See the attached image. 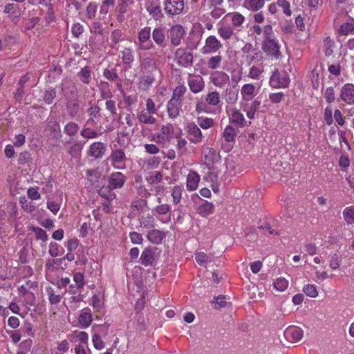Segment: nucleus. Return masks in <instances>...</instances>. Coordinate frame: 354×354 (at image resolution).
Instances as JSON below:
<instances>
[{
    "mask_svg": "<svg viewBox=\"0 0 354 354\" xmlns=\"http://www.w3.org/2000/svg\"><path fill=\"white\" fill-rule=\"evenodd\" d=\"M290 82L289 75L286 71L276 69L270 78L269 84L273 88H285L289 86Z\"/></svg>",
    "mask_w": 354,
    "mask_h": 354,
    "instance_id": "1",
    "label": "nucleus"
},
{
    "mask_svg": "<svg viewBox=\"0 0 354 354\" xmlns=\"http://www.w3.org/2000/svg\"><path fill=\"white\" fill-rule=\"evenodd\" d=\"M281 45L277 38L263 39L262 50L266 54L274 59H279L281 57Z\"/></svg>",
    "mask_w": 354,
    "mask_h": 354,
    "instance_id": "2",
    "label": "nucleus"
},
{
    "mask_svg": "<svg viewBox=\"0 0 354 354\" xmlns=\"http://www.w3.org/2000/svg\"><path fill=\"white\" fill-rule=\"evenodd\" d=\"M184 9V0H165L164 2V10L169 17L183 14Z\"/></svg>",
    "mask_w": 354,
    "mask_h": 354,
    "instance_id": "3",
    "label": "nucleus"
},
{
    "mask_svg": "<svg viewBox=\"0 0 354 354\" xmlns=\"http://www.w3.org/2000/svg\"><path fill=\"white\" fill-rule=\"evenodd\" d=\"M202 153V162L209 169H213L220 160L219 153L212 147L203 148Z\"/></svg>",
    "mask_w": 354,
    "mask_h": 354,
    "instance_id": "4",
    "label": "nucleus"
},
{
    "mask_svg": "<svg viewBox=\"0 0 354 354\" xmlns=\"http://www.w3.org/2000/svg\"><path fill=\"white\" fill-rule=\"evenodd\" d=\"M174 61L182 67H188L192 64V54L186 49L179 48L174 53Z\"/></svg>",
    "mask_w": 354,
    "mask_h": 354,
    "instance_id": "5",
    "label": "nucleus"
},
{
    "mask_svg": "<svg viewBox=\"0 0 354 354\" xmlns=\"http://www.w3.org/2000/svg\"><path fill=\"white\" fill-rule=\"evenodd\" d=\"M223 47L222 44L218 39L214 36L210 35L205 39V45L201 49L203 54L215 53Z\"/></svg>",
    "mask_w": 354,
    "mask_h": 354,
    "instance_id": "6",
    "label": "nucleus"
},
{
    "mask_svg": "<svg viewBox=\"0 0 354 354\" xmlns=\"http://www.w3.org/2000/svg\"><path fill=\"white\" fill-rule=\"evenodd\" d=\"M173 137V127L171 124L163 126L160 131L153 136V140L157 143L164 144Z\"/></svg>",
    "mask_w": 354,
    "mask_h": 354,
    "instance_id": "7",
    "label": "nucleus"
},
{
    "mask_svg": "<svg viewBox=\"0 0 354 354\" xmlns=\"http://www.w3.org/2000/svg\"><path fill=\"white\" fill-rule=\"evenodd\" d=\"M210 82L216 87L222 88L230 81L229 75L223 72L215 71L211 73L209 76Z\"/></svg>",
    "mask_w": 354,
    "mask_h": 354,
    "instance_id": "8",
    "label": "nucleus"
},
{
    "mask_svg": "<svg viewBox=\"0 0 354 354\" xmlns=\"http://www.w3.org/2000/svg\"><path fill=\"white\" fill-rule=\"evenodd\" d=\"M303 335L302 329L295 326H290L284 331L286 339L291 342H298L302 339Z\"/></svg>",
    "mask_w": 354,
    "mask_h": 354,
    "instance_id": "9",
    "label": "nucleus"
},
{
    "mask_svg": "<svg viewBox=\"0 0 354 354\" xmlns=\"http://www.w3.org/2000/svg\"><path fill=\"white\" fill-rule=\"evenodd\" d=\"M258 93V89L251 83L245 84L241 88V96L242 102L251 101Z\"/></svg>",
    "mask_w": 354,
    "mask_h": 354,
    "instance_id": "10",
    "label": "nucleus"
},
{
    "mask_svg": "<svg viewBox=\"0 0 354 354\" xmlns=\"http://www.w3.org/2000/svg\"><path fill=\"white\" fill-rule=\"evenodd\" d=\"M109 159L114 168L122 169L125 167V154L122 150L113 151Z\"/></svg>",
    "mask_w": 354,
    "mask_h": 354,
    "instance_id": "11",
    "label": "nucleus"
},
{
    "mask_svg": "<svg viewBox=\"0 0 354 354\" xmlns=\"http://www.w3.org/2000/svg\"><path fill=\"white\" fill-rule=\"evenodd\" d=\"M125 181L126 178L121 172L113 173L108 180V188L110 190L121 188Z\"/></svg>",
    "mask_w": 354,
    "mask_h": 354,
    "instance_id": "12",
    "label": "nucleus"
},
{
    "mask_svg": "<svg viewBox=\"0 0 354 354\" xmlns=\"http://www.w3.org/2000/svg\"><path fill=\"white\" fill-rule=\"evenodd\" d=\"M185 35L184 28L179 24L173 26L170 29V40L173 45L178 46Z\"/></svg>",
    "mask_w": 354,
    "mask_h": 354,
    "instance_id": "13",
    "label": "nucleus"
},
{
    "mask_svg": "<svg viewBox=\"0 0 354 354\" xmlns=\"http://www.w3.org/2000/svg\"><path fill=\"white\" fill-rule=\"evenodd\" d=\"M227 112L228 113L230 122L240 127L245 125V121L244 116L239 109L232 108L227 109Z\"/></svg>",
    "mask_w": 354,
    "mask_h": 354,
    "instance_id": "14",
    "label": "nucleus"
},
{
    "mask_svg": "<svg viewBox=\"0 0 354 354\" xmlns=\"http://www.w3.org/2000/svg\"><path fill=\"white\" fill-rule=\"evenodd\" d=\"M341 99L348 104L354 103V85L352 84H344L340 92Z\"/></svg>",
    "mask_w": 354,
    "mask_h": 354,
    "instance_id": "15",
    "label": "nucleus"
},
{
    "mask_svg": "<svg viewBox=\"0 0 354 354\" xmlns=\"http://www.w3.org/2000/svg\"><path fill=\"white\" fill-rule=\"evenodd\" d=\"M188 86L190 91L194 93L202 91L205 87L203 79L201 76H194L188 80Z\"/></svg>",
    "mask_w": 354,
    "mask_h": 354,
    "instance_id": "16",
    "label": "nucleus"
},
{
    "mask_svg": "<svg viewBox=\"0 0 354 354\" xmlns=\"http://www.w3.org/2000/svg\"><path fill=\"white\" fill-rule=\"evenodd\" d=\"M106 145L100 142H93L89 147L88 154L94 158H100L104 154Z\"/></svg>",
    "mask_w": 354,
    "mask_h": 354,
    "instance_id": "17",
    "label": "nucleus"
},
{
    "mask_svg": "<svg viewBox=\"0 0 354 354\" xmlns=\"http://www.w3.org/2000/svg\"><path fill=\"white\" fill-rule=\"evenodd\" d=\"M68 338L75 344H88V335L84 331L75 330L68 335Z\"/></svg>",
    "mask_w": 354,
    "mask_h": 354,
    "instance_id": "18",
    "label": "nucleus"
},
{
    "mask_svg": "<svg viewBox=\"0 0 354 354\" xmlns=\"http://www.w3.org/2000/svg\"><path fill=\"white\" fill-rule=\"evenodd\" d=\"M93 321L91 311L89 308H84L80 313L78 317V323L82 328H88Z\"/></svg>",
    "mask_w": 354,
    "mask_h": 354,
    "instance_id": "19",
    "label": "nucleus"
},
{
    "mask_svg": "<svg viewBox=\"0 0 354 354\" xmlns=\"http://www.w3.org/2000/svg\"><path fill=\"white\" fill-rule=\"evenodd\" d=\"M187 132L191 136L190 141L193 143H199L202 140L203 135L201 129L194 123L189 124Z\"/></svg>",
    "mask_w": 354,
    "mask_h": 354,
    "instance_id": "20",
    "label": "nucleus"
},
{
    "mask_svg": "<svg viewBox=\"0 0 354 354\" xmlns=\"http://www.w3.org/2000/svg\"><path fill=\"white\" fill-rule=\"evenodd\" d=\"M200 181L199 175L195 171H190L186 180V187L189 192H192L198 188Z\"/></svg>",
    "mask_w": 354,
    "mask_h": 354,
    "instance_id": "21",
    "label": "nucleus"
},
{
    "mask_svg": "<svg viewBox=\"0 0 354 354\" xmlns=\"http://www.w3.org/2000/svg\"><path fill=\"white\" fill-rule=\"evenodd\" d=\"M168 115L170 118H176L179 115L181 102L170 99L167 105Z\"/></svg>",
    "mask_w": 354,
    "mask_h": 354,
    "instance_id": "22",
    "label": "nucleus"
},
{
    "mask_svg": "<svg viewBox=\"0 0 354 354\" xmlns=\"http://www.w3.org/2000/svg\"><path fill=\"white\" fill-rule=\"evenodd\" d=\"M197 212L202 217H207L212 214L214 212V205L212 203L203 201L197 208Z\"/></svg>",
    "mask_w": 354,
    "mask_h": 354,
    "instance_id": "23",
    "label": "nucleus"
},
{
    "mask_svg": "<svg viewBox=\"0 0 354 354\" xmlns=\"http://www.w3.org/2000/svg\"><path fill=\"white\" fill-rule=\"evenodd\" d=\"M152 38L156 44L164 46L166 39L165 28L162 27L154 28L152 32Z\"/></svg>",
    "mask_w": 354,
    "mask_h": 354,
    "instance_id": "24",
    "label": "nucleus"
},
{
    "mask_svg": "<svg viewBox=\"0 0 354 354\" xmlns=\"http://www.w3.org/2000/svg\"><path fill=\"white\" fill-rule=\"evenodd\" d=\"M239 91L234 86L229 85L224 93V97L226 102L229 104H234L238 100Z\"/></svg>",
    "mask_w": 354,
    "mask_h": 354,
    "instance_id": "25",
    "label": "nucleus"
},
{
    "mask_svg": "<svg viewBox=\"0 0 354 354\" xmlns=\"http://www.w3.org/2000/svg\"><path fill=\"white\" fill-rule=\"evenodd\" d=\"M259 104L260 102L258 100H254L251 103L250 106L245 102H241L242 109L246 113L248 118L250 119H253L254 118L255 113Z\"/></svg>",
    "mask_w": 354,
    "mask_h": 354,
    "instance_id": "26",
    "label": "nucleus"
},
{
    "mask_svg": "<svg viewBox=\"0 0 354 354\" xmlns=\"http://www.w3.org/2000/svg\"><path fill=\"white\" fill-rule=\"evenodd\" d=\"M157 66L156 63L153 59L146 58L142 63V73L145 74H153L156 71Z\"/></svg>",
    "mask_w": 354,
    "mask_h": 354,
    "instance_id": "27",
    "label": "nucleus"
},
{
    "mask_svg": "<svg viewBox=\"0 0 354 354\" xmlns=\"http://www.w3.org/2000/svg\"><path fill=\"white\" fill-rule=\"evenodd\" d=\"M146 9L155 20H159L162 17V10L157 3L147 2L146 3Z\"/></svg>",
    "mask_w": 354,
    "mask_h": 354,
    "instance_id": "28",
    "label": "nucleus"
},
{
    "mask_svg": "<svg viewBox=\"0 0 354 354\" xmlns=\"http://www.w3.org/2000/svg\"><path fill=\"white\" fill-rule=\"evenodd\" d=\"M165 236V232L158 230H150L147 235L148 240L153 244H160Z\"/></svg>",
    "mask_w": 354,
    "mask_h": 354,
    "instance_id": "29",
    "label": "nucleus"
},
{
    "mask_svg": "<svg viewBox=\"0 0 354 354\" xmlns=\"http://www.w3.org/2000/svg\"><path fill=\"white\" fill-rule=\"evenodd\" d=\"M264 0H244L243 6L250 11H258L264 6Z\"/></svg>",
    "mask_w": 354,
    "mask_h": 354,
    "instance_id": "30",
    "label": "nucleus"
},
{
    "mask_svg": "<svg viewBox=\"0 0 354 354\" xmlns=\"http://www.w3.org/2000/svg\"><path fill=\"white\" fill-rule=\"evenodd\" d=\"M153 261V254L151 249L145 248L141 254V263L145 266L152 264Z\"/></svg>",
    "mask_w": 354,
    "mask_h": 354,
    "instance_id": "31",
    "label": "nucleus"
},
{
    "mask_svg": "<svg viewBox=\"0 0 354 354\" xmlns=\"http://www.w3.org/2000/svg\"><path fill=\"white\" fill-rule=\"evenodd\" d=\"M153 114L145 111H141L138 115V118L140 122L145 124H153L156 122L155 118L153 116Z\"/></svg>",
    "mask_w": 354,
    "mask_h": 354,
    "instance_id": "32",
    "label": "nucleus"
},
{
    "mask_svg": "<svg viewBox=\"0 0 354 354\" xmlns=\"http://www.w3.org/2000/svg\"><path fill=\"white\" fill-rule=\"evenodd\" d=\"M227 17H230L232 23L235 27H240L245 21V17L241 13L237 12H234L231 13H228L227 15Z\"/></svg>",
    "mask_w": 354,
    "mask_h": 354,
    "instance_id": "33",
    "label": "nucleus"
},
{
    "mask_svg": "<svg viewBox=\"0 0 354 354\" xmlns=\"http://www.w3.org/2000/svg\"><path fill=\"white\" fill-rule=\"evenodd\" d=\"M48 253L51 257H57L58 256L64 254V250L61 245H59L57 243L51 242L49 244Z\"/></svg>",
    "mask_w": 354,
    "mask_h": 354,
    "instance_id": "34",
    "label": "nucleus"
},
{
    "mask_svg": "<svg viewBox=\"0 0 354 354\" xmlns=\"http://www.w3.org/2000/svg\"><path fill=\"white\" fill-rule=\"evenodd\" d=\"M89 119L87 120V124H95V120L100 117V108L97 106H92L88 111Z\"/></svg>",
    "mask_w": 354,
    "mask_h": 354,
    "instance_id": "35",
    "label": "nucleus"
},
{
    "mask_svg": "<svg viewBox=\"0 0 354 354\" xmlns=\"http://www.w3.org/2000/svg\"><path fill=\"white\" fill-rule=\"evenodd\" d=\"M288 281L283 277H279L273 282L274 288L279 292L285 291L288 288Z\"/></svg>",
    "mask_w": 354,
    "mask_h": 354,
    "instance_id": "36",
    "label": "nucleus"
},
{
    "mask_svg": "<svg viewBox=\"0 0 354 354\" xmlns=\"http://www.w3.org/2000/svg\"><path fill=\"white\" fill-rule=\"evenodd\" d=\"M205 101L207 104L215 106L218 105L221 101L220 95L216 91L209 92L205 97Z\"/></svg>",
    "mask_w": 354,
    "mask_h": 354,
    "instance_id": "37",
    "label": "nucleus"
},
{
    "mask_svg": "<svg viewBox=\"0 0 354 354\" xmlns=\"http://www.w3.org/2000/svg\"><path fill=\"white\" fill-rule=\"evenodd\" d=\"M335 43L330 37H326L324 40V52L326 56L330 57L333 54Z\"/></svg>",
    "mask_w": 354,
    "mask_h": 354,
    "instance_id": "38",
    "label": "nucleus"
},
{
    "mask_svg": "<svg viewBox=\"0 0 354 354\" xmlns=\"http://www.w3.org/2000/svg\"><path fill=\"white\" fill-rule=\"evenodd\" d=\"M233 33L232 28L228 26H221L218 28V34L225 40L231 38Z\"/></svg>",
    "mask_w": 354,
    "mask_h": 354,
    "instance_id": "39",
    "label": "nucleus"
},
{
    "mask_svg": "<svg viewBox=\"0 0 354 354\" xmlns=\"http://www.w3.org/2000/svg\"><path fill=\"white\" fill-rule=\"evenodd\" d=\"M69 349V343L67 340L57 342V346L52 351V354H64Z\"/></svg>",
    "mask_w": 354,
    "mask_h": 354,
    "instance_id": "40",
    "label": "nucleus"
},
{
    "mask_svg": "<svg viewBox=\"0 0 354 354\" xmlns=\"http://www.w3.org/2000/svg\"><path fill=\"white\" fill-rule=\"evenodd\" d=\"M187 91V88L184 85L176 86L172 93L171 100L182 102V97Z\"/></svg>",
    "mask_w": 354,
    "mask_h": 354,
    "instance_id": "41",
    "label": "nucleus"
},
{
    "mask_svg": "<svg viewBox=\"0 0 354 354\" xmlns=\"http://www.w3.org/2000/svg\"><path fill=\"white\" fill-rule=\"evenodd\" d=\"M339 32L344 35L354 33V19L343 23L339 27Z\"/></svg>",
    "mask_w": 354,
    "mask_h": 354,
    "instance_id": "42",
    "label": "nucleus"
},
{
    "mask_svg": "<svg viewBox=\"0 0 354 354\" xmlns=\"http://www.w3.org/2000/svg\"><path fill=\"white\" fill-rule=\"evenodd\" d=\"M343 217L348 224L354 223V206L346 207L342 212Z\"/></svg>",
    "mask_w": 354,
    "mask_h": 354,
    "instance_id": "43",
    "label": "nucleus"
},
{
    "mask_svg": "<svg viewBox=\"0 0 354 354\" xmlns=\"http://www.w3.org/2000/svg\"><path fill=\"white\" fill-rule=\"evenodd\" d=\"M28 228L30 230L35 232V236L37 239H40L43 242H46L47 241L48 235L43 229L35 226H29Z\"/></svg>",
    "mask_w": 354,
    "mask_h": 354,
    "instance_id": "44",
    "label": "nucleus"
},
{
    "mask_svg": "<svg viewBox=\"0 0 354 354\" xmlns=\"http://www.w3.org/2000/svg\"><path fill=\"white\" fill-rule=\"evenodd\" d=\"M222 57L221 55H215L211 57L207 61V66L210 69H216L220 67L222 62Z\"/></svg>",
    "mask_w": 354,
    "mask_h": 354,
    "instance_id": "45",
    "label": "nucleus"
},
{
    "mask_svg": "<svg viewBox=\"0 0 354 354\" xmlns=\"http://www.w3.org/2000/svg\"><path fill=\"white\" fill-rule=\"evenodd\" d=\"M155 80V76L153 74H145L142 75V77L140 80V84L145 88H149Z\"/></svg>",
    "mask_w": 354,
    "mask_h": 354,
    "instance_id": "46",
    "label": "nucleus"
},
{
    "mask_svg": "<svg viewBox=\"0 0 354 354\" xmlns=\"http://www.w3.org/2000/svg\"><path fill=\"white\" fill-rule=\"evenodd\" d=\"M46 291L48 295V299L51 304H57L61 300V295L55 294L54 289L52 287H47Z\"/></svg>",
    "mask_w": 354,
    "mask_h": 354,
    "instance_id": "47",
    "label": "nucleus"
},
{
    "mask_svg": "<svg viewBox=\"0 0 354 354\" xmlns=\"http://www.w3.org/2000/svg\"><path fill=\"white\" fill-rule=\"evenodd\" d=\"M198 124L202 129H207L214 125V121L210 118L199 117L198 118Z\"/></svg>",
    "mask_w": 354,
    "mask_h": 354,
    "instance_id": "48",
    "label": "nucleus"
},
{
    "mask_svg": "<svg viewBox=\"0 0 354 354\" xmlns=\"http://www.w3.org/2000/svg\"><path fill=\"white\" fill-rule=\"evenodd\" d=\"M162 176L159 171H153L146 177L147 181L150 184H156L161 181Z\"/></svg>",
    "mask_w": 354,
    "mask_h": 354,
    "instance_id": "49",
    "label": "nucleus"
},
{
    "mask_svg": "<svg viewBox=\"0 0 354 354\" xmlns=\"http://www.w3.org/2000/svg\"><path fill=\"white\" fill-rule=\"evenodd\" d=\"M66 109L68 114L74 118L75 117L79 111V104L76 101H70L67 103Z\"/></svg>",
    "mask_w": 354,
    "mask_h": 354,
    "instance_id": "50",
    "label": "nucleus"
},
{
    "mask_svg": "<svg viewBox=\"0 0 354 354\" xmlns=\"http://www.w3.org/2000/svg\"><path fill=\"white\" fill-rule=\"evenodd\" d=\"M304 292L311 298H315L318 296L317 288L313 284H306L303 288Z\"/></svg>",
    "mask_w": 354,
    "mask_h": 354,
    "instance_id": "51",
    "label": "nucleus"
},
{
    "mask_svg": "<svg viewBox=\"0 0 354 354\" xmlns=\"http://www.w3.org/2000/svg\"><path fill=\"white\" fill-rule=\"evenodd\" d=\"M183 188L180 186H174L172 189L171 196L173 203L178 204L180 203L182 197Z\"/></svg>",
    "mask_w": 354,
    "mask_h": 354,
    "instance_id": "52",
    "label": "nucleus"
},
{
    "mask_svg": "<svg viewBox=\"0 0 354 354\" xmlns=\"http://www.w3.org/2000/svg\"><path fill=\"white\" fill-rule=\"evenodd\" d=\"M122 59L124 64L132 63L134 59L132 50L129 48H124L122 52Z\"/></svg>",
    "mask_w": 354,
    "mask_h": 354,
    "instance_id": "53",
    "label": "nucleus"
},
{
    "mask_svg": "<svg viewBox=\"0 0 354 354\" xmlns=\"http://www.w3.org/2000/svg\"><path fill=\"white\" fill-rule=\"evenodd\" d=\"M235 136V130L231 126H227L223 131V137L228 142H234Z\"/></svg>",
    "mask_w": 354,
    "mask_h": 354,
    "instance_id": "54",
    "label": "nucleus"
},
{
    "mask_svg": "<svg viewBox=\"0 0 354 354\" xmlns=\"http://www.w3.org/2000/svg\"><path fill=\"white\" fill-rule=\"evenodd\" d=\"M150 35L151 28L149 27H145L138 32V41L146 42L150 38Z\"/></svg>",
    "mask_w": 354,
    "mask_h": 354,
    "instance_id": "55",
    "label": "nucleus"
},
{
    "mask_svg": "<svg viewBox=\"0 0 354 354\" xmlns=\"http://www.w3.org/2000/svg\"><path fill=\"white\" fill-rule=\"evenodd\" d=\"M80 134L82 137L87 139H93L98 137V133L95 130L88 127L83 128Z\"/></svg>",
    "mask_w": 354,
    "mask_h": 354,
    "instance_id": "56",
    "label": "nucleus"
},
{
    "mask_svg": "<svg viewBox=\"0 0 354 354\" xmlns=\"http://www.w3.org/2000/svg\"><path fill=\"white\" fill-rule=\"evenodd\" d=\"M277 6H279V8H281L283 12L286 16L291 15L292 12L290 10V3L287 0H278Z\"/></svg>",
    "mask_w": 354,
    "mask_h": 354,
    "instance_id": "57",
    "label": "nucleus"
},
{
    "mask_svg": "<svg viewBox=\"0 0 354 354\" xmlns=\"http://www.w3.org/2000/svg\"><path fill=\"white\" fill-rule=\"evenodd\" d=\"M79 127L75 122H69L64 127V132L69 136H74L78 131Z\"/></svg>",
    "mask_w": 354,
    "mask_h": 354,
    "instance_id": "58",
    "label": "nucleus"
},
{
    "mask_svg": "<svg viewBox=\"0 0 354 354\" xmlns=\"http://www.w3.org/2000/svg\"><path fill=\"white\" fill-rule=\"evenodd\" d=\"M324 118L327 125L330 126L333 124V110L331 107L327 106L324 109Z\"/></svg>",
    "mask_w": 354,
    "mask_h": 354,
    "instance_id": "59",
    "label": "nucleus"
},
{
    "mask_svg": "<svg viewBox=\"0 0 354 354\" xmlns=\"http://www.w3.org/2000/svg\"><path fill=\"white\" fill-rule=\"evenodd\" d=\"M223 0H204L203 7L205 10H212L223 3Z\"/></svg>",
    "mask_w": 354,
    "mask_h": 354,
    "instance_id": "60",
    "label": "nucleus"
},
{
    "mask_svg": "<svg viewBox=\"0 0 354 354\" xmlns=\"http://www.w3.org/2000/svg\"><path fill=\"white\" fill-rule=\"evenodd\" d=\"M75 354H91V351L88 348V344H75Z\"/></svg>",
    "mask_w": 354,
    "mask_h": 354,
    "instance_id": "61",
    "label": "nucleus"
},
{
    "mask_svg": "<svg viewBox=\"0 0 354 354\" xmlns=\"http://www.w3.org/2000/svg\"><path fill=\"white\" fill-rule=\"evenodd\" d=\"M78 245L79 241L76 238L70 239L65 243V246L71 252H74L77 248Z\"/></svg>",
    "mask_w": 354,
    "mask_h": 354,
    "instance_id": "62",
    "label": "nucleus"
},
{
    "mask_svg": "<svg viewBox=\"0 0 354 354\" xmlns=\"http://www.w3.org/2000/svg\"><path fill=\"white\" fill-rule=\"evenodd\" d=\"M92 342L93 346L97 350H101L104 347V343L102 341L100 335L98 334H94L93 335Z\"/></svg>",
    "mask_w": 354,
    "mask_h": 354,
    "instance_id": "63",
    "label": "nucleus"
},
{
    "mask_svg": "<svg viewBox=\"0 0 354 354\" xmlns=\"http://www.w3.org/2000/svg\"><path fill=\"white\" fill-rule=\"evenodd\" d=\"M20 203L21 207L28 212H32L35 210V207L31 202H28L25 197L20 198Z\"/></svg>",
    "mask_w": 354,
    "mask_h": 354,
    "instance_id": "64",
    "label": "nucleus"
}]
</instances>
